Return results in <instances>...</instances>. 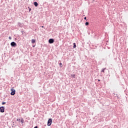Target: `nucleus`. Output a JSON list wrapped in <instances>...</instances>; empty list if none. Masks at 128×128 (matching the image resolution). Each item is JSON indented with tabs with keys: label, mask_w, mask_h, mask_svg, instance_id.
Wrapping results in <instances>:
<instances>
[{
	"label": "nucleus",
	"mask_w": 128,
	"mask_h": 128,
	"mask_svg": "<svg viewBox=\"0 0 128 128\" xmlns=\"http://www.w3.org/2000/svg\"><path fill=\"white\" fill-rule=\"evenodd\" d=\"M73 44H74V46H73L74 48H76V43H74Z\"/></svg>",
	"instance_id": "9d476101"
},
{
	"label": "nucleus",
	"mask_w": 128,
	"mask_h": 128,
	"mask_svg": "<svg viewBox=\"0 0 128 128\" xmlns=\"http://www.w3.org/2000/svg\"><path fill=\"white\" fill-rule=\"evenodd\" d=\"M10 46H16V44L14 42H12Z\"/></svg>",
	"instance_id": "423d86ee"
},
{
	"label": "nucleus",
	"mask_w": 128,
	"mask_h": 128,
	"mask_svg": "<svg viewBox=\"0 0 128 128\" xmlns=\"http://www.w3.org/2000/svg\"><path fill=\"white\" fill-rule=\"evenodd\" d=\"M17 122H20V124H24V119L21 118V119H17Z\"/></svg>",
	"instance_id": "f03ea898"
},
{
	"label": "nucleus",
	"mask_w": 128,
	"mask_h": 128,
	"mask_svg": "<svg viewBox=\"0 0 128 128\" xmlns=\"http://www.w3.org/2000/svg\"><path fill=\"white\" fill-rule=\"evenodd\" d=\"M106 70V68L102 69V71H101V72H104V70Z\"/></svg>",
	"instance_id": "9b49d317"
},
{
	"label": "nucleus",
	"mask_w": 128,
	"mask_h": 128,
	"mask_svg": "<svg viewBox=\"0 0 128 128\" xmlns=\"http://www.w3.org/2000/svg\"><path fill=\"white\" fill-rule=\"evenodd\" d=\"M0 112H4V107L2 106L0 108Z\"/></svg>",
	"instance_id": "39448f33"
},
{
	"label": "nucleus",
	"mask_w": 128,
	"mask_h": 128,
	"mask_svg": "<svg viewBox=\"0 0 128 128\" xmlns=\"http://www.w3.org/2000/svg\"><path fill=\"white\" fill-rule=\"evenodd\" d=\"M34 46H36V45L33 46L32 48H34Z\"/></svg>",
	"instance_id": "f3484780"
},
{
	"label": "nucleus",
	"mask_w": 128,
	"mask_h": 128,
	"mask_svg": "<svg viewBox=\"0 0 128 128\" xmlns=\"http://www.w3.org/2000/svg\"><path fill=\"white\" fill-rule=\"evenodd\" d=\"M6 104L5 102H2V104Z\"/></svg>",
	"instance_id": "4468645a"
},
{
	"label": "nucleus",
	"mask_w": 128,
	"mask_h": 128,
	"mask_svg": "<svg viewBox=\"0 0 128 128\" xmlns=\"http://www.w3.org/2000/svg\"><path fill=\"white\" fill-rule=\"evenodd\" d=\"M49 44H54V40L50 38L48 40Z\"/></svg>",
	"instance_id": "20e7f679"
},
{
	"label": "nucleus",
	"mask_w": 128,
	"mask_h": 128,
	"mask_svg": "<svg viewBox=\"0 0 128 128\" xmlns=\"http://www.w3.org/2000/svg\"><path fill=\"white\" fill-rule=\"evenodd\" d=\"M84 20H86V17H84Z\"/></svg>",
	"instance_id": "dca6fc26"
},
{
	"label": "nucleus",
	"mask_w": 128,
	"mask_h": 128,
	"mask_svg": "<svg viewBox=\"0 0 128 128\" xmlns=\"http://www.w3.org/2000/svg\"><path fill=\"white\" fill-rule=\"evenodd\" d=\"M32 44H36V40L32 39Z\"/></svg>",
	"instance_id": "6e6552de"
},
{
	"label": "nucleus",
	"mask_w": 128,
	"mask_h": 128,
	"mask_svg": "<svg viewBox=\"0 0 128 128\" xmlns=\"http://www.w3.org/2000/svg\"><path fill=\"white\" fill-rule=\"evenodd\" d=\"M98 82H100V80L99 79H98Z\"/></svg>",
	"instance_id": "a211bd4d"
},
{
	"label": "nucleus",
	"mask_w": 128,
	"mask_h": 128,
	"mask_svg": "<svg viewBox=\"0 0 128 128\" xmlns=\"http://www.w3.org/2000/svg\"><path fill=\"white\" fill-rule=\"evenodd\" d=\"M11 93L10 94L12 96H14V94H16V90H14V89H11Z\"/></svg>",
	"instance_id": "7ed1b4c3"
},
{
	"label": "nucleus",
	"mask_w": 128,
	"mask_h": 128,
	"mask_svg": "<svg viewBox=\"0 0 128 128\" xmlns=\"http://www.w3.org/2000/svg\"><path fill=\"white\" fill-rule=\"evenodd\" d=\"M90 24V23L88 22H86V23H85V25L86 26H88Z\"/></svg>",
	"instance_id": "f8f14e48"
},
{
	"label": "nucleus",
	"mask_w": 128,
	"mask_h": 128,
	"mask_svg": "<svg viewBox=\"0 0 128 128\" xmlns=\"http://www.w3.org/2000/svg\"><path fill=\"white\" fill-rule=\"evenodd\" d=\"M52 118L49 119L48 122V126H52Z\"/></svg>",
	"instance_id": "f257e3e1"
},
{
	"label": "nucleus",
	"mask_w": 128,
	"mask_h": 128,
	"mask_svg": "<svg viewBox=\"0 0 128 128\" xmlns=\"http://www.w3.org/2000/svg\"><path fill=\"white\" fill-rule=\"evenodd\" d=\"M34 4L35 6H38V4L37 2H34Z\"/></svg>",
	"instance_id": "0eeeda50"
},
{
	"label": "nucleus",
	"mask_w": 128,
	"mask_h": 128,
	"mask_svg": "<svg viewBox=\"0 0 128 128\" xmlns=\"http://www.w3.org/2000/svg\"><path fill=\"white\" fill-rule=\"evenodd\" d=\"M42 28H44V26H42Z\"/></svg>",
	"instance_id": "aec40b11"
},
{
	"label": "nucleus",
	"mask_w": 128,
	"mask_h": 128,
	"mask_svg": "<svg viewBox=\"0 0 128 128\" xmlns=\"http://www.w3.org/2000/svg\"><path fill=\"white\" fill-rule=\"evenodd\" d=\"M9 40H12V37L9 36Z\"/></svg>",
	"instance_id": "2eb2a0df"
},
{
	"label": "nucleus",
	"mask_w": 128,
	"mask_h": 128,
	"mask_svg": "<svg viewBox=\"0 0 128 128\" xmlns=\"http://www.w3.org/2000/svg\"><path fill=\"white\" fill-rule=\"evenodd\" d=\"M34 128H38V126H36V127H34Z\"/></svg>",
	"instance_id": "6ab92c4d"
},
{
	"label": "nucleus",
	"mask_w": 128,
	"mask_h": 128,
	"mask_svg": "<svg viewBox=\"0 0 128 128\" xmlns=\"http://www.w3.org/2000/svg\"><path fill=\"white\" fill-rule=\"evenodd\" d=\"M71 78H76V74H71Z\"/></svg>",
	"instance_id": "1a4fd4ad"
},
{
	"label": "nucleus",
	"mask_w": 128,
	"mask_h": 128,
	"mask_svg": "<svg viewBox=\"0 0 128 128\" xmlns=\"http://www.w3.org/2000/svg\"><path fill=\"white\" fill-rule=\"evenodd\" d=\"M60 66H61V68H62V64L60 63Z\"/></svg>",
	"instance_id": "ddd939ff"
}]
</instances>
